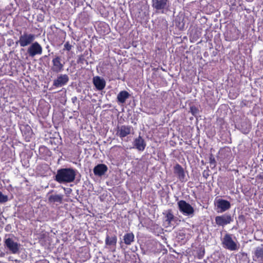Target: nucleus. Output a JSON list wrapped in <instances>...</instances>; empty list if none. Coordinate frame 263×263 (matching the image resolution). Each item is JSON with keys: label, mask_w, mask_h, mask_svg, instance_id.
Listing matches in <instances>:
<instances>
[{"label": "nucleus", "mask_w": 263, "mask_h": 263, "mask_svg": "<svg viewBox=\"0 0 263 263\" xmlns=\"http://www.w3.org/2000/svg\"><path fill=\"white\" fill-rule=\"evenodd\" d=\"M35 35L24 32L23 34H21L19 40L16 42L22 47H24L31 45L35 40Z\"/></svg>", "instance_id": "2"}, {"label": "nucleus", "mask_w": 263, "mask_h": 263, "mask_svg": "<svg viewBox=\"0 0 263 263\" xmlns=\"http://www.w3.org/2000/svg\"><path fill=\"white\" fill-rule=\"evenodd\" d=\"M5 245L13 254H16L18 252V243L14 242L11 238H8L6 239L5 240Z\"/></svg>", "instance_id": "13"}, {"label": "nucleus", "mask_w": 263, "mask_h": 263, "mask_svg": "<svg viewBox=\"0 0 263 263\" xmlns=\"http://www.w3.org/2000/svg\"><path fill=\"white\" fill-rule=\"evenodd\" d=\"M117 242V237L116 235H112V236H109L108 234H107L105 243V245L109 247H116Z\"/></svg>", "instance_id": "19"}, {"label": "nucleus", "mask_w": 263, "mask_h": 263, "mask_svg": "<svg viewBox=\"0 0 263 263\" xmlns=\"http://www.w3.org/2000/svg\"><path fill=\"white\" fill-rule=\"evenodd\" d=\"M39 153L40 155H42V154H45V156H50L51 152L49 150V149L45 146H42L40 147L39 148Z\"/></svg>", "instance_id": "24"}, {"label": "nucleus", "mask_w": 263, "mask_h": 263, "mask_svg": "<svg viewBox=\"0 0 263 263\" xmlns=\"http://www.w3.org/2000/svg\"><path fill=\"white\" fill-rule=\"evenodd\" d=\"M262 247H256L252 255V259L253 261L258 263H263V245Z\"/></svg>", "instance_id": "11"}, {"label": "nucleus", "mask_w": 263, "mask_h": 263, "mask_svg": "<svg viewBox=\"0 0 263 263\" xmlns=\"http://www.w3.org/2000/svg\"><path fill=\"white\" fill-rule=\"evenodd\" d=\"M205 254V249L202 246H201L198 248L197 250V257L198 259H201L203 258Z\"/></svg>", "instance_id": "23"}, {"label": "nucleus", "mask_w": 263, "mask_h": 263, "mask_svg": "<svg viewBox=\"0 0 263 263\" xmlns=\"http://www.w3.org/2000/svg\"><path fill=\"white\" fill-rule=\"evenodd\" d=\"M78 64L84 65L85 63L88 64L87 60L85 59V56L83 54L80 55L77 60Z\"/></svg>", "instance_id": "25"}, {"label": "nucleus", "mask_w": 263, "mask_h": 263, "mask_svg": "<svg viewBox=\"0 0 263 263\" xmlns=\"http://www.w3.org/2000/svg\"><path fill=\"white\" fill-rule=\"evenodd\" d=\"M151 114H157V111L156 110L152 111L151 112Z\"/></svg>", "instance_id": "33"}, {"label": "nucleus", "mask_w": 263, "mask_h": 263, "mask_svg": "<svg viewBox=\"0 0 263 263\" xmlns=\"http://www.w3.org/2000/svg\"><path fill=\"white\" fill-rule=\"evenodd\" d=\"M217 206L220 210V212H223L229 210L231 208V204L228 200L219 199L217 201Z\"/></svg>", "instance_id": "15"}, {"label": "nucleus", "mask_w": 263, "mask_h": 263, "mask_svg": "<svg viewBox=\"0 0 263 263\" xmlns=\"http://www.w3.org/2000/svg\"><path fill=\"white\" fill-rule=\"evenodd\" d=\"M215 220L218 226L224 227L232 222L233 218L230 214H225L216 216Z\"/></svg>", "instance_id": "5"}, {"label": "nucleus", "mask_w": 263, "mask_h": 263, "mask_svg": "<svg viewBox=\"0 0 263 263\" xmlns=\"http://www.w3.org/2000/svg\"><path fill=\"white\" fill-rule=\"evenodd\" d=\"M222 245L225 248L231 251L236 250L238 249L236 243L232 239L231 235L229 234H226L224 236Z\"/></svg>", "instance_id": "4"}, {"label": "nucleus", "mask_w": 263, "mask_h": 263, "mask_svg": "<svg viewBox=\"0 0 263 263\" xmlns=\"http://www.w3.org/2000/svg\"><path fill=\"white\" fill-rule=\"evenodd\" d=\"M229 96L231 97V92L229 93Z\"/></svg>", "instance_id": "34"}, {"label": "nucleus", "mask_w": 263, "mask_h": 263, "mask_svg": "<svg viewBox=\"0 0 263 263\" xmlns=\"http://www.w3.org/2000/svg\"><path fill=\"white\" fill-rule=\"evenodd\" d=\"M202 175L204 178L206 179L209 176L208 171H206L204 170L202 173Z\"/></svg>", "instance_id": "30"}, {"label": "nucleus", "mask_w": 263, "mask_h": 263, "mask_svg": "<svg viewBox=\"0 0 263 263\" xmlns=\"http://www.w3.org/2000/svg\"><path fill=\"white\" fill-rule=\"evenodd\" d=\"M108 170L107 166L104 164L97 165L93 168V173L96 176H101Z\"/></svg>", "instance_id": "17"}, {"label": "nucleus", "mask_w": 263, "mask_h": 263, "mask_svg": "<svg viewBox=\"0 0 263 263\" xmlns=\"http://www.w3.org/2000/svg\"><path fill=\"white\" fill-rule=\"evenodd\" d=\"M162 214L163 222L166 225L167 227H171L173 225L172 222L176 221L177 217L174 215L172 209L164 211Z\"/></svg>", "instance_id": "6"}, {"label": "nucleus", "mask_w": 263, "mask_h": 263, "mask_svg": "<svg viewBox=\"0 0 263 263\" xmlns=\"http://www.w3.org/2000/svg\"><path fill=\"white\" fill-rule=\"evenodd\" d=\"M229 6H230V10L232 11L234 9V7L236 6V0H230L228 2Z\"/></svg>", "instance_id": "29"}, {"label": "nucleus", "mask_w": 263, "mask_h": 263, "mask_svg": "<svg viewBox=\"0 0 263 263\" xmlns=\"http://www.w3.org/2000/svg\"><path fill=\"white\" fill-rule=\"evenodd\" d=\"M93 83L96 88L99 90H103L105 87V81L99 76L93 78Z\"/></svg>", "instance_id": "18"}, {"label": "nucleus", "mask_w": 263, "mask_h": 263, "mask_svg": "<svg viewBox=\"0 0 263 263\" xmlns=\"http://www.w3.org/2000/svg\"><path fill=\"white\" fill-rule=\"evenodd\" d=\"M69 81V77L66 74H60L53 81V85L60 87L65 85Z\"/></svg>", "instance_id": "12"}, {"label": "nucleus", "mask_w": 263, "mask_h": 263, "mask_svg": "<svg viewBox=\"0 0 263 263\" xmlns=\"http://www.w3.org/2000/svg\"><path fill=\"white\" fill-rule=\"evenodd\" d=\"M168 0H152V6L157 10L164 9L167 7Z\"/></svg>", "instance_id": "14"}, {"label": "nucleus", "mask_w": 263, "mask_h": 263, "mask_svg": "<svg viewBox=\"0 0 263 263\" xmlns=\"http://www.w3.org/2000/svg\"><path fill=\"white\" fill-rule=\"evenodd\" d=\"M133 130V127L130 125H121L118 126L116 129V135L122 139L129 135Z\"/></svg>", "instance_id": "9"}, {"label": "nucleus", "mask_w": 263, "mask_h": 263, "mask_svg": "<svg viewBox=\"0 0 263 263\" xmlns=\"http://www.w3.org/2000/svg\"><path fill=\"white\" fill-rule=\"evenodd\" d=\"M63 196L62 195L54 194L51 195L48 197V201L50 202L62 203Z\"/></svg>", "instance_id": "22"}, {"label": "nucleus", "mask_w": 263, "mask_h": 263, "mask_svg": "<svg viewBox=\"0 0 263 263\" xmlns=\"http://www.w3.org/2000/svg\"><path fill=\"white\" fill-rule=\"evenodd\" d=\"M76 176V171L72 168H63L57 171L54 180L59 183H71Z\"/></svg>", "instance_id": "1"}, {"label": "nucleus", "mask_w": 263, "mask_h": 263, "mask_svg": "<svg viewBox=\"0 0 263 263\" xmlns=\"http://www.w3.org/2000/svg\"><path fill=\"white\" fill-rule=\"evenodd\" d=\"M129 97V93L123 90L120 91L117 96L118 101L121 103H125L126 100Z\"/></svg>", "instance_id": "20"}, {"label": "nucleus", "mask_w": 263, "mask_h": 263, "mask_svg": "<svg viewBox=\"0 0 263 263\" xmlns=\"http://www.w3.org/2000/svg\"><path fill=\"white\" fill-rule=\"evenodd\" d=\"M174 173L181 182H185L187 181L184 169L179 164H177L174 166Z\"/></svg>", "instance_id": "10"}, {"label": "nucleus", "mask_w": 263, "mask_h": 263, "mask_svg": "<svg viewBox=\"0 0 263 263\" xmlns=\"http://www.w3.org/2000/svg\"><path fill=\"white\" fill-rule=\"evenodd\" d=\"M134 146L139 151H143L146 146V143L141 136L136 138L134 141Z\"/></svg>", "instance_id": "16"}, {"label": "nucleus", "mask_w": 263, "mask_h": 263, "mask_svg": "<svg viewBox=\"0 0 263 263\" xmlns=\"http://www.w3.org/2000/svg\"><path fill=\"white\" fill-rule=\"evenodd\" d=\"M43 49L41 45L37 42L32 43L27 49V53L31 57L42 53Z\"/></svg>", "instance_id": "8"}, {"label": "nucleus", "mask_w": 263, "mask_h": 263, "mask_svg": "<svg viewBox=\"0 0 263 263\" xmlns=\"http://www.w3.org/2000/svg\"><path fill=\"white\" fill-rule=\"evenodd\" d=\"M102 25L105 28L109 29V26L107 24H102Z\"/></svg>", "instance_id": "32"}, {"label": "nucleus", "mask_w": 263, "mask_h": 263, "mask_svg": "<svg viewBox=\"0 0 263 263\" xmlns=\"http://www.w3.org/2000/svg\"><path fill=\"white\" fill-rule=\"evenodd\" d=\"M124 242L126 245H130L135 240V236L133 233H126L123 236Z\"/></svg>", "instance_id": "21"}, {"label": "nucleus", "mask_w": 263, "mask_h": 263, "mask_svg": "<svg viewBox=\"0 0 263 263\" xmlns=\"http://www.w3.org/2000/svg\"><path fill=\"white\" fill-rule=\"evenodd\" d=\"M209 163L212 168H214L216 165V162L215 158L212 155H211L209 158Z\"/></svg>", "instance_id": "26"}, {"label": "nucleus", "mask_w": 263, "mask_h": 263, "mask_svg": "<svg viewBox=\"0 0 263 263\" xmlns=\"http://www.w3.org/2000/svg\"><path fill=\"white\" fill-rule=\"evenodd\" d=\"M8 200V196L7 195H4L0 191V203H5L7 202Z\"/></svg>", "instance_id": "27"}, {"label": "nucleus", "mask_w": 263, "mask_h": 263, "mask_svg": "<svg viewBox=\"0 0 263 263\" xmlns=\"http://www.w3.org/2000/svg\"><path fill=\"white\" fill-rule=\"evenodd\" d=\"M72 46L70 44V43L68 41L66 42L64 45L63 50H66L69 51L71 50Z\"/></svg>", "instance_id": "28"}, {"label": "nucleus", "mask_w": 263, "mask_h": 263, "mask_svg": "<svg viewBox=\"0 0 263 263\" xmlns=\"http://www.w3.org/2000/svg\"><path fill=\"white\" fill-rule=\"evenodd\" d=\"M51 70L53 72L59 73L64 70V63H62L61 57L55 56L52 60Z\"/></svg>", "instance_id": "7"}, {"label": "nucleus", "mask_w": 263, "mask_h": 263, "mask_svg": "<svg viewBox=\"0 0 263 263\" xmlns=\"http://www.w3.org/2000/svg\"><path fill=\"white\" fill-rule=\"evenodd\" d=\"M179 211L185 215L193 214L194 210L193 206L185 200H181L177 202Z\"/></svg>", "instance_id": "3"}, {"label": "nucleus", "mask_w": 263, "mask_h": 263, "mask_svg": "<svg viewBox=\"0 0 263 263\" xmlns=\"http://www.w3.org/2000/svg\"><path fill=\"white\" fill-rule=\"evenodd\" d=\"M77 100H78V99H77V97H72V99H71V100H72V102H73V103H74L76 101H77Z\"/></svg>", "instance_id": "31"}]
</instances>
